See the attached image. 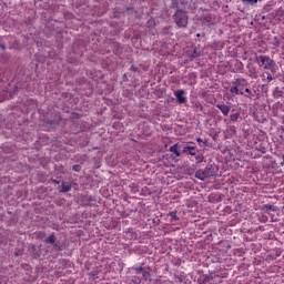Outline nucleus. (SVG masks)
Here are the masks:
<instances>
[{"instance_id":"obj_1","label":"nucleus","mask_w":284,"mask_h":284,"mask_svg":"<svg viewBox=\"0 0 284 284\" xmlns=\"http://www.w3.org/2000/svg\"><path fill=\"white\" fill-rule=\"evenodd\" d=\"M212 176H216V166L213 164H207L205 169H200L195 172V179H199L200 181H205V179Z\"/></svg>"},{"instance_id":"obj_2","label":"nucleus","mask_w":284,"mask_h":284,"mask_svg":"<svg viewBox=\"0 0 284 284\" xmlns=\"http://www.w3.org/2000/svg\"><path fill=\"white\" fill-rule=\"evenodd\" d=\"M173 17L178 28H187V13H185V11L178 10Z\"/></svg>"},{"instance_id":"obj_3","label":"nucleus","mask_w":284,"mask_h":284,"mask_svg":"<svg viewBox=\"0 0 284 284\" xmlns=\"http://www.w3.org/2000/svg\"><path fill=\"white\" fill-rule=\"evenodd\" d=\"M255 61L260 68H264V70H272L274 65V60L270 59L268 55H257Z\"/></svg>"},{"instance_id":"obj_4","label":"nucleus","mask_w":284,"mask_h":284,"mask_svg":"<svg viewBox=\"0 0 284 284\" xmlns=\"http://www.w3.org/2000/svg\"><path fill=\"white\" fill-rule=\"evenodd\" d=\"M174 97L180 105L183 103H187V98H185V91L183 89L175 91Z\"/></svg>"},{"instance_id":"obj_5","label":"nucleus","mask_w":284,"mask_h":284,"mask_svg":"<svg viewBox=\"0 0 284 284\" xmlns=\"http://www.w3.org/2000/svg\"><path fill=\"white\" fill-rule=\"evenodd\" d=\"M183 154H190L191 156H196V154L199 153V149H196V146H190L186 145L183 148Z\"/></svg>"},{"instance_id":"obj_6","label":"nucleus","mask_w":284,"mask_h":284,"mask_svg":"<svg viewBox=\"0 0 284 284\" xmlns=\"http://www.w3.org/2000/svg\"><path fill=\"white\" fill-rule=\"evenodd\" d=\"M217 110L222 112L224 116H227L230 114V110H232V106L225 104V103H219L216 104Z\"/></svg>"},{"instance_id":"obj_7","label":"nucleus","mask_w":284,"mask_h":284,"mask_svg":"<svg viewBox=\"0 0 284 284\" xmlns=\"http://www.w3.org/2000/svg\"><path fill=\"white\" fill-rule=\"evenodd\" d=\"M187 54L191 59H196L197 57H201V49L194 47L187 51Z\"/></svg>"},{"instance_id":"obj_8","label":"nucleus","mask_w":284,"mask_h":284,"mask_svg":"<svg viewBox=\"0 0 284 284\" xmlns=\"http://www.w3.org/2000/svg\"><path fill=\"white\" fill-rule=\"evenodd\" d=\"M232 84L236 85L237 88H247V80L237 78L232 82Z\"/></svg>"},{"instance_id":"obj_9","label":"nucleus","mask_w":284,"mask_h":284,"mask_svg":"<svg viewBox=\"0 0 284 284\" xmlns=\"http://www.w3.org/2000/svg\"><path fill=\"white\" fill-rule=\"evenodd\" d=\"M169 151L173 152L175 156H181V152H179V143H175L172 146H170Z\"/></svg>"},{"instance_id":"obj_10","label":"nucleus","mask_w":284,"mask_h":284,"mask_svg":"<svg viewBox=\"0 0 284 284\" xmlns=\"http://www.w3.org/2000/svg\"><path fill=\"white\" fill-rule=\"evenodd\" d=\"M72 190V184L70 182L62 183L60 192H70Z\"/></svg>"},{"instance_id":"obj_11","label":"nucleus","mask_w":284,"mask_h":284,"mask_svg":"<svg viewBox=\"0 0 284 284\" xmlns=\"http://www.w3.org/2000/svg\"><path fill=\"white\" fill-rule=\"evenodd\" d=\"M45 243H49L50 245H54V243H57V236L53 234H51Z\"/></svg>"},{"instance_id":"obj_12","label":"nucleus","mask_w":284,"mask_h":284,"mask_svg":"<svg viewBox=\"0 0 284 284\" xmlns=\"http://www.w3.org/2000/svg\"><path fill=\"white\" fill-rule=\"evenodd\" d=\"M231 94H241L243 95V91H239V87L234 84V87H231L230 89Z\"/></svg>"},{"instance_id":"obj_13","label":"nucleus","mask_w":284,"mask_h":284,"mask_svg":"<svg viewBox=\"0 0 284 284\" xmlns=\"http://www.w3.org/2000/svg\"><path fill=\"white\" fill-rule=\"evenodd\" d=\"M202 278V284H209L210 281H213L214 277L212 275H203Z\"/></svg>"},{"instance_id":"obj_14","label":"nucleus","mask_w":284,"mask_h":284,"mask_svg":"<svg viewBox=\"0 0 284 284\" xmlns=\"http://www.w3.org/2000/svg\"><path fill=\"white\" fill-rule=\"evenodd\" d=\"M242 3H244L245 6H254L258 3V0H242Z\"/></svg>"},{"instance_id":"obj_15","label":"nucleus","mask_w":284,"mask_h":284,"mask_svg":"<svg viewBox=\"0 0 284 284\" xmlns=\"http://www.w3.org/2000/svg\"><path fill=\"white\" fill-rule=\"evenodd\" d=\"M131 282H132V284H140L141 277L133 275V276H131Z\"/></svg>"},{"instance_id":"obj_16","label":"nucleus","mask_w":284,"mask_h":284,"mask_svg":"<svg viewBox=\"0 0 284 284\" xmlns=\"http://www.w3.org/2000/svg\"><path fill=\"white\" fill-rule=\"evenodd\" d=\"M142 277L144 278V281H149L150 278V272L145 271L144 268L142 270Z\"/></svg>"},{"instance_id":"obj_17","label":"nucleus","mask_w":284,"mask_h":284,"mask_svg":"<svg viewBox=\"0 0 284 284\" xmlns=\"http://www.w3.org/2000/svg\"><path fill=\"white\" fill-rule=\"evenodd\" d=\"M239 116H241V114H239V113H233V114H231V121L234 123V122H236V121H239Z\"/></svg>"},{"instance_id":"obj_18","label":"nucleus","mask_w":284,"mask_h":284,"mask_svg":"<svg viewBox=\"0 0 284 284\" xmlns=\"http://www.w3.org/2000/svg\"><path fill=\"white\" fill-rule=\"evenodd\" d=\"M132 270H133L134 274H142V272H143V266L133 267Z\"/></svg>"},{"instance_id":"obj_19","label":"nucleus","mask_w":284,"mask_h":284,"mask_svg":"<svg viewBox=\"0 0 284 284\" xmlns=\"http://www.w3.org/2000/svg\"><path fill=\"white\" fill-rule=\"evenodd\" d=\"M195 161H196V163H203V161H205V156H203V155H196V156H195Z\"/></svg>"},{"instance_id":"obj_20","label":"nucleus","mask_w":284,"mask_h":284,"mask_svg":"<svg viewBox=\"0 0 284 284\" xmlns=\"http://www.w3.org/2000/svg\"><path fill=\"white\" fill-rule=\"evenodd\" d=\"M262 210H271L272 212H274V206L272 204H265L263 205Z\"/></svg>"},{"instance_id":"obj_21","label":"nucleus","mask_w":284,"mask_h":284,"mask_svg":"<svg viewBox=\"0 0 284 284\" xmlns=\"http://www.w3.org/2000/svg\"><path fill=\"white\" fill-rule=\"evenodd\" d=\"M170 216L172 221H179V217H176V211L171 212Z\"/></svg>"},{"instance_id":"obj_22","label":"nucleus","mask_w":284,"mask_h":284,"mask_svg":"<svg viewBox=\"0 0 284 284\" xmlns=\"http://www.w3.org/2000/svg\"><path fill=\"white\" fill-rule=\"evenodd\" d=\"M73 172H79L81 170V165L75 164L72 166Z\"/></svg>"},{"instance_id":"obj_23","label":"nucleus","mask_w":284,"mask_h":284,"mask_svg":"<svg viewBox=\"0 0 284 284\" xmlns=\"http://www.w3.org/2000/svg\"><path fill=\"white\" fill-rule=\"evenodd\" d=\"M158 284H174V282L170 281V280H165V281H159Z\"/></svg>"},{"instance_id":"obj_24","label":"nucleus","mask_w":284,"mask_h":284,"mask_svg":"<svg viewBox=\"0 0 284 284\" xmlns=\"http://www.w3.org/2000/svg\"><path fill=\"white\" fill-rule=\"evenodd\" d=\"M266 79H267L268 82L272 81V80H273L272 74L268 73L267 77H266Z\"/></svg>"},{"instance_id":"obj_25","label":"nucleus","mask_w":284,"mask_h":284,"mask_svg":"<svg viewBox=\"0 0 284 284\" xmlns=\"http://www.w3.org/2000/svg\"><path fill=\"white\" fill-rule=\"evenodd\" d=\"M245 92H246L247 94H252V91H250L248 88L245 89Z\"/></svg>"},{"instance_id":"obj_26","label":"nucleus","mask_w":284,"mask_h":284,"mask_svg":"<svg viewBox=\"0 0 284 284\" xmlns=\"http://www.w3.org/2000/svg\"><path fill=\"white\" fill-rule=\"evenodd\" d=\"M196 141H197V143H203V139H201V138H197Z\"/></svg>"},{"instance_id":"obj_27","label":"nucleus","mask_w":284,"mask_h":284,"mask_svg":"<svg viewBox=\"0 0 284 284\" xmlns=\"http://www.w3.org/2000/svg\"><path fill=\"white\" fill-rule=\"evenodd\" d=\"M196 37H197V38L201 37V33H197Z\"/></svg>"}]
</instances>
